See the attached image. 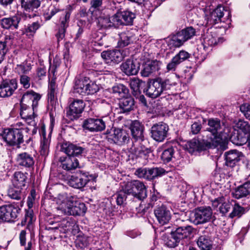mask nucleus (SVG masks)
Returning a JSON list of instances; mask_svg holds the SVG:
<instances>
[{"mask_svg":"<svg viewBox=\"0 0 250 250\" xmlns=\"http://www.w3.org/2000/svg\"><path fill=\"white\" fill-rule=\"evenodd\" d=\"M206 129L202 132L201 135L188 142L186 147L189 152L201 151L207 148L216 147L223 140L227 138L228 135L223 123L217 118H211L208 120Z\"/></svg>","mask_w":250,"mask_h":250,"instance_id":"obj_1","label":"nucleus"},{"mask_svg":"<svg viewBox=\"0 0 250 250\" xmlns=\"http://www.w3.org/2000/svg\"><path fill=\"white\" fill-rule=\"evenodd\" d=\"M43 16L45 20H50L53 16L57 15L60 17V27L56 34L58 41L62 40L65 36L66 28L69 26L70 16L71 10L69 8L62 9L59 5L51 4L43 10Z\"/></svg>","mask_w":250,"mask_h":250,"instance_id":"obj_2","label":"nucleus"},{"mask_svg":"<svg viewBox=\"0 0 250 250\" xmlns=\"http://www.w3.org/2000/svg\"><path fill=\"white\" fill-rule=\"evenodd\" d=\"M61 150L67 155V156L61 157L59 161L61 167L67 171H71L79 167V162L77 156L81 155L85 149L69 143H63L61 146Z\"/></svg>","mask_w":250,"mask_h":250,"instance_id":"obj_3","label":"nucleus"},{"mask_svg":"<svg viewBox=\"0 0 250 250\" xmlns=\"http://www.w3.org/2000/svg\"><path fill=\"white\" fill-rule=\"evenodd\" d=\"M62 201L57 207L62 214L67 215H81L86 211V208L83 203L80 202L76 196L64 194L59 196Z\"/></svg>","mask_w":250,"mask_h":250,"instance_id":"obj_4","label":"nucleus"},{"mask_svg":"<svg viewBox=\"0 0 250 250\" xmlns=\"http://www.w3.org/2000/svg\"><path fill=\"white\" fill-rule=\"evenodd\" d=\"M193 231V228L189 225L177 228L175 231H171L167 236L164 237L165 244L170 248L175 247L180 240L190 237Z\"/></svg>","mask_w":250,"mask_h":250,"instance_id":"obj_5","label":"nucleus"},{"mask_svg":"<svg viewBox=\"0 0 250 250\" xmlns=\"http://www.w3.org/2000/svg\"><path fill=\"white\" fill-rule=\"evenodd\" d=\"M23 203L17 202L5 205L0 207V219L7 222H13L20 214Z\"/></svg>","mask_w":250,"mask_h":250,"instance_id":"obj_6","label":"nucleus"},{"mask_svg":"<svg viewBox=\"0 0 250 250\" xmlns=\"http://www.w3.org/2000/svg\"><path fill=\"white\" fill-rule=\"evenodd\" d=\"M123 190L127 194H131L140 200L147 197L146 188L144 184L139 180L127 182L123 186Z\"/></svg>","mask_w":250,"mask_h":250,"instance_id":"obj_7","label":"nucleus"},{"mask_svg":"<svg viewBox=\"0 0 250 250\" xmlns=\"http://www.w3.org/2000/svg\"><path fill=\"white\" fill-rule=\"evenodd\" d=\"M168 79H151L148 83L146 94L154 99L159 97L164 90L170 88Z\"/></svg>","mask_w":250,"mask_h":250,"instance_id":"obj_8","label":"nucleus"},{"mask_svg":"<svg viewBox=\"0 0 250 250\" xmlns=\"http://www.w3.org/2000/svg\"><path fill=\"white\" fill-rule=\"evenodd\" d=\"M212 214L210 207H199L191 213L190 220L196 225L204 224L210 220Z\"/></svg>","mask_w":250,"mask_h":250,"instance_id":"obj_9","label":"nucleus"},{"mask_svg":"<svg viewBox=\"0 0 250 250\" xmlns=\"http://www.w3.org/2000/svg\"><path fill=\"white\" fill-rule=\"evenodd\" d=\"M167 171L161 167L150 168H139L136 170L135 174L139 178L148 180H152L165 175Z\"/></svg>","mask_w":250,"mask_h":250,"instance_id":"obj_10","label":"nucleus"},{"mask_svg":"<svg viewBox=\"0 0 250 250\" xmlns=\"http://www.w3.org/2000/svg\"><path fill=\"white\" fill-rule=\"evenodd\" d=\"M168 130V126L165 123L155 124L151 128V137L156 142H163L167 137Z\"/></svg>","mask_w":250,"mask_h":250,"instance_id":"obj_11","label":"nucleus"},{"mask_svg":"<svg viewBox=\"0 0 250 250\" xmlns=\"http://www.w3.org/2000/svg\"><path fill=\"white\" fill-rule=\"evenodd\" d=\"M82 126L90 131H101L105 128L106 122L103 119L89 118L84 120Z\"/></svg>","mask_w":250,"mask_h":250,"instance_id":"obj_12","label":"nucleus"},{"mask_svg":"<svg viewBox=\"0 0 250 250\" xmlns=\"http://www.w3.org/2000/svg\"><path fill=\"white\" fill-rule=\"evenodd\" d=\"M85 107V104L82 100H74L69 105V109L67 112L68 118L74 120L77 119L81 116Z\"/></svg>","mask_w":250,"mask_h":250,"instance_id":"obj_13","label":"nucleus"},{"mask_svg":"<svg viewBox=\"0 0 250 250\" xmlns=\"http://www.w3.org/2000/svg\"><path fill=\"white\" fill-rule=\"evenodd\" d=\"M115 16L118 27L121 25H132L136 17L135 13L129 10L118 11Z\"/></svg>","mask_w":250,"mask_h":250,"instance_id":"obj_14","label":"nucleus"},{"mask_svg":"<svg viewBox=\"0 0 250 250\" xmlns=\"http://www.w3.org/2000/svg\"><path fill=\"white\" fill-rule=\"evenodd\" d=\"M17 88L16 79H2L0 83V97L10 96Z\"/></svg>","mask_w":250,"mask_h":250,"instance_id":"obj_15","label":"nucleus"},{"mask_svg":"<svg viewBox=\"0 0 250 250\" xmlns=\"http://www.w3.org/2000/svg\"><path fill=\"white\" fill-rule=\"evenodd\" d=\"M89 181V179L84 172L79 171L75 175H72L68 181L69 185L74 188H82Z\"/></svg>","mask_w":250,"mask_h":250,"instance_id":"obj_16","label":"nucleus"},{"mask_svg":"<svg viewBox=\"0 0 250 250\" xmlns=\"http://www.w3.org/2000/svg\"><path fill=\"white\" fill-rule=\"evenodd\" d=\"M102 58L106 63H118L124 58L125 55L120 50H112L104 51L101 53Z\"/></svg>","mask_w":250,"mask_h":250,"instance_id":"obj_17","label":"nucleus"},{"mask_svg":"<svg viewBox=\"0 0 250 250\" xmlns=\"http://www.w3.org/2000/svg\"><path fill=\"white\" fill-rule=\"evenodd\" d=\"M22 16L21 14H17L8 18H2L0 20L1 27L4 29H17Z\"/></svg>","mask_w":250,"mask_h":250,"instance_id":"obj_18","label":"nucleus"},{"mask_svg":"<svg viewBox=\"0 0 250 250\" xmlns=\"http://www.w3.org/2000/svg\"><path fill=\"white\" fill-rule=\"evenodd\" d=\"M190 56L191 54L187 51L184 50H180L167 64V69L168 71H174L179 64L187 60Z\"/></svg>","mask_w":250,"mask_h":250,"instance_id":"obj_19","label":"nucleus"},{"mask_svg":"<svg viewBox=\"0 0 250 250\" xmlns=\"http://www.w3.org/2000/svg\"><path fill=\"white\" fill-rule=\"evenodd\" d=\"M108 139L111 140L114 143L118 145H123L129 140V134L124 129L115 128L113 133L108 136Z\"/></svg>","mask_w":250,"mask_h":250,"instance_id":"obj_20","label":"nucleus"},{"mask_svg":"<svg viewBox=\"0 0 250 250\" xmlns=\"http://www.w3.org/2000/svg\"><path fill=\"white\" fill-rule=\"evenodd\" d=\"M139 68L140 63L131 59H127L121 65L122 71L128 76L137 74Z\"/></svg>","mask_w":250,"mask_h":250,"instance_id":"obj_21","label":"nucleus"},{"mask_svg":"<svg viewBox=\"0 0 250 250\" xmlns=\"http://www.w3.org/2000/svg\"><path fill=\"white\" fill-rule=\"evenodd\" d=\"M154 214L158 221L161 225L167 223L171 219L170 211L164 205L156 208Z\"/></svg>","mask_w":250,"mask_h":250,"instance_id":"obj_22","label":"nucleus"},{"mask_svg":"<svg viewBox=\"0 0 250 250\" xmlns=\"http://www.w3.org/2000/svg\"><path fill=\"white\" fill-rule=\"evenodd\" d=\"M22 102H26L29 106H32L31 108L33 110L32 114H34L38 105V102L41 99V96L34 92H27L22 96Z\"/></svg>","mask_w":250,"mask_h":250,"instance_id":"obj_23","label":"nucleus"},{"mask_svg":"<svg viewBox=\"0 0 250 250\" xmlns=\"http://www.w3.org/2000/svg\"><path fill=\"white\" fill-rule=\"evenodd\" d=\"M130 130L133 139L136 141L144 140V126L138 121H134L131 125Z\"/></svg>","mask_w":250,"mask_h":250,"instance_id":"obj_24","label":"nucleus"},{"mask_svg":"<svg viewBox=\"0 0 250 250\" xmlns=\"http://www.w3.org/2000/svg\"><path fill=\"white\" fill-rule=\"evenodd\" d=\"M226 164L228 166L233 167L240 160L242 153L236 150H231L225 153Z\"/></svg>","mask_w":250,"mask_h":250,"instance_id":"obj_25","label":"nucleus"},{"mask_svg":"<svg viewBox=\"0 0 250 250\" xmlns=\"http://www.w3.org/2000/svg\"><path fill=\"white\" fill-rule=\"evenodd\" d=\"M27 173L21 171L15 172L12 179V186L19 188H23L26 186Z\"/></svg>","mask_w":250,"mask_h":250,"instance_id":"obj_26","label":"nucleus"},{"mask_svg":"<svg viewBox=\"0 0 250 250\" xmlns=\"http://www.w3.org/2000/svg\"><path fill=\"white\" fill-rule=\"evenodd\" d=\"M131 149L132 152L137 157L143 158L145 160L148 159L149 155L151 153L150 149L140 143L138 145L134 144Z\"/></svg>","mask_w":250,"mask_h":250,"instance_id":"obj_27","label":"nucleus"},{"mask_svg":"<svg viewBox=\"0 0 250 250\" xmlns=\"http://www.w3.org/2000/svg\"><path fill=\"white\" fill-rule=\"evenodd\" d=\"M40 134L42 138L41 142V154L42 156H45L48 154L49 152V147L50 142V139L49 138L50 136V133L48 135V137H46L45 127L42 126L40 131Z\"/></svg>","mask_w":250,"mask_h":250,"instance_id":"obj_28","label":"nucleus"},{"mask_svg":"<svg viewBox=\"0 0 250 250\" xmlns=\"http://www.w3.org/2000/svg\"><path fill=\"white\" fill-rule=\"evenodd\" d=\"M119 39L118 42V46L123 48L133 43L134 36L129 31H125L119 34Z\"/></svg>","mask_w":250,"mask_h":250,"instance_id":"obj_29","label":"nucleus"},{"mask_svg":"<svg viewBox=\"0 0 250 250\" xmlns=\"http://www.w3.org/2000/svg\"><path fill=\"white\" fill-rule=\"evenodd\" d=\"M115 14L110 17H100L98 19V24L101 28H118Z\"/></svg>","mask_w":250,"mask_h":250,"instance_id":"obj_30","label":"nucleus"},{"mask_svg":"<svg viewBox=\"0 0 250 250\" xmlns=\"http://www.w3.org/2000/svg\"><path fill=\"white\" fill-rule=\"evenodd\" d=\"M17 160L19 165L26 167H32L35 163L33 157L26 152L19 154Z\"/></svg>","mask_w":250,"mask_h":250,"instance_id":"obj_31","label":"nucleus"},{"mask_svg":"<svg viewBox=\"0 0 250 250\" xmlns=\"http://www.w3.org/2000/svg\"><path fill=\"white\" fill-rule=\"evenodd\" d=\"M250 194V175L248 180L242 185L240 186L235 189L233 193V196L237 198L246 197Z\"/></svg>","mask_w":250,"mask_h":250,"instance_id":"obj_32","label":"nucleus"},{"mask_svg":"<svg viewBox=\"0 0 250 250\" xmlns=\"http://www.w3.org/2000/svg\"><path fill=\"white\" fill-rule=\"evenodd\" d=\"M223 16L224 8L222 6H218L210 13L208 18V22L211 25L215 24L221 21Z\"/></svg>","mask_w":250,"mask_h":250,"instance_id":"obj_33","label":"nucleus"},{"mask_svg":"<svg viewBox=\"0 0 250 250\" xmlns=\"http://www.w3.org/2000/svg\"><path fill=\"white\" fill-rule=\"evenodd\" d=\"M47 1L48 0H21V4L26 10L33 11Z\"/></svg>","mask_w":250,"mask_h":250,"instance_id":"obj_34","label":"nucleus"},{"mask_svg":"<svg viewBox=\"0 0 250 250\" xmlns=\"http://www.w3.org/2000/svg\"><path fill=\"white\" fill-rule=\"evenodd\" d=\"M129 85L132 94L134 96H138L141 94V90H144L146 83L141 79H130Z\"/></svg>","mask_w":250,"mask_h":250,"instance_id":"obj_35","label":"nucleus"},{"mask_svg":"<svg viewBox=\"0 0 250 250\" xmlns=\"http://www.w3.org/2000/svg\"><path fill=\"white\" fill-rule=\"evenodd\" d=\"M158 69V62L157 61H151L146 63L143 65V69L140 72L142 77H147L153 72Z\"/></svg>","mask_w":250,"mask_h":250,"instance_id":"obj_36","label":"nucleus"},{"mask_svg":"<svg viewBox=\"0 0 250 250\" xmlns=\"http://www.w3.org/2000/svg\"><path fill=\"white\" fill-rule=\"evenodd\" d=\"M23 189V188H19L12 186L8 189V196L12 199L16 200L18 201V202H21L23 203V200L24 194Z\"/></svg>","mask_w":250,"mask_h":250,"instance_id":"obj_37","label":"nucleus"},{"mask_svg":"<svg viewBox=\"0 0 250 250\" xmlns=\"http://www.w3.org/2000/svg\"><path fill=\"white\" fill-rule=\"evenodd\" d=\"M134 105V99L131 97H123L119 105L123 112H128L133 109Z\"/></svg>","mask_w":250,"mask_h":250,"instance_id":"obj_38","label":"nucleus"},{"mask_svg":"<svg viewBox=\"0 0 250 250\" xmlns=\"http://www.w3.org/2000/svg\"><path fill=\"white\" fill-rule=\"evenodd\" d=\"M86 79H76L74 86V93L85 96Z\"/></svg>","mask_w":250,"mask_h":250,"instance_id":"obj_39","label":"nucleus"},{"mask_svg":"<svg viewBox=\"0 0 250 250\" xmlns=\"http://www.w3.org/2000/svg\"><path fill=\"white\" fill-rule=\"evenodd\" d=\"M70 220V218H67L63 219L59 223H57L58 229L61 233H65L67 231L70 230L72 227H75L73 222L71 221ZM76 227L77 228L78 226H76Z\"/></svg>","mask_w":250,"mask_h":250,"instance_id":"obj_40","label":"nucleus"},{"mask_svg":"<svg viewBox=\"0 0 250 250\" xmlns=\"http://www.w3.org/2000/svg\"><path fill=\"white\" fill-rule=\"evenodd\" d=\"M24 130L27 132L30 129L28 127H26ZM23 130H24V129L22 128H14V132H16L17 135L14 136L12 146H16L18 147H20V145L23 142Z\"/></svg>","mask_w":250,"mask_h":250,"instance_id":"obj_41","label":"nucleus"},{"mask_svg":"<svg viewBox=\"0 0 250 250\" xmlns=\"http://www.w3.org/2000/svg\"><path fill=\"white\" fill-rule=\"evenodd\" d=\"M197 244L202 250H210L212 247L211 240L206 235L200 236L197 241Z\"/></svg>","mask_w":250,"mask_h":250,"instance_id":"obj_42","label":"nucleus"},{"mask_svg":"<svg viewBox=\"0 0 250 250\" xmlns=\"http://www.w3.org/2000/svg\"><path fill=\"white\" fill-rule=\"evenodd\" d=\"M1 135L3 140L9 146H12L14 136L17 135L16 132H14V128L4 129Z\"/></svg>","mask_w":250,"mask_h":250,"instance_id":"obj_43","label":"nucleus"},{"mask_svg":"<svg viewBox=\"0 0 250 250\" xmlns=\"http://www.w3.org/2000/svg\"><path fill=\"white\" fill-rule=\"evenodd\" d=\"M186 42L179 32L170 36L168 43L169 45L179 47Z\"/></svg>","mask_w":250,"mask_h":250,"instance_id":"obj_44","label":"nucleus"},{"mask_svg":"<svg viewBox=\"0 0 250 250\" xmlns=\"http://www.w3.org/2000/svg\"><path fill=\"white\" fill-rule=\"evenodd\" d=\"M57 89L56 79H49L48 98L51 103L54 102Z\"/></svg>","mask_w":250,"mask_h":250,"instance_id":"obj_45","label":"nucleus"},{"mask_svg":"<svg viewBox=\"0 0 250 250\" xmlns=\"http://www.w3.org/2000/svg\"><path fill=\"white\" fill-rule=\"evenodd\" d=\"M223 42V38H218L216 39L213 37L212 35L208 34L207 36L204 39V47H206L208 46H213L218 44L219 43H222Z\"/></svg>","mask_w":250,"mask_h":250,"instance_id":"obj_46","label":"nucleus"},{"mask_svg":"<svg viewBox=\"0 0 250 250\" xmlns=\"http://www.w3.org/2000/svg\"><path fill=\"white\" fill-rule=\"evenodd\" d=\"M33 112V109L31 107L28 105L26 102H22V99L21 101V111L20 115L21 118L23 119L26 118L27 117H29L30 115H32Z\"/></svg>","mask_w":250,"mask_h":250,"instance_id":"obj_47","label":"nucleus"},{"mask_svg":"<svg viewBox=\"0 0 250 250\" xmlns=\"http://www.w3.org/2000/svg\"><path fill=\"white\" fill-rule=\"evenodd\" d=\"M41 25L39 21L33 22L31 24H28L25 29V33L29 37H33L37 30L39 29Z\"/></svg>","mask_w":250,"mask_h":250,"instance_id":"obj_48","label":"nucleus"},{"mask_svg":"<svg viewBox=\"0 0 250 250\" xmlns=\"http://www.w3.org/2000/svg\"><path fill=\"white\" fill-rule=\"evenodd\" d=\"M231 209L232 211L229 215V216L231 218H233L234 217H240L244 213L245 210L243 207L237 203L232 205Z\"/></svg>","mask_w":250,"mask_h":250,"instance_id":"obj_49","label":"nucleus"},{"mask_svg":"<svg viewBox=\"0 0 250 250\" xmlns=\"http://www.w3.org/2000/svg\"><path fill=\"white\" fill-rule=\"evenodd\" d=\"M182 37L186 42L195 35L196 30L191 26L188 27L179 31Z\"/></svg>","mask_w":250,"mask_h":250,"instance_id":"obj_50","label":"nucleus"},{"mask_svg":"<svg viewBox=\"0 0 250 250\" xmlns=\"http://www.w3.org/2000/svg\"><path fill=\"white\" fill-rule=\"evenodd\" d=\"M174 152V148L173 147H170L166 149L161 155V159L164 163L170 162L173 157Z\"/></svg>","mask_w":250,"mask_h":250,"instance_id":"obj_51","label":"nucleus"},{"mask_svg":"<svg viewBox=\"0 0 250 250\" xmlns=\"http://www.w3.org/2000/svg\"><path fill=\"white\" fill-rule=\"evenodd\" d=\"M235 125L245 134H250V124L247 121L240 119L237 122Z\"/></svg>","mask_w":250,"mask_h":250,"instance_id":"obj_52","label":"nucleus"},{"mask_svg":"<svg viewBox=\"0 0 250 250\" xmlns=\"http://www.w3.org/2000/svg\"><path fill=\"white\" fill-rule=\"evenodd\" d=\"M113 92L114 93H117L121 97H124L128 92V89L122 84H117L112 87Z\"/></svg>","mask_w":250,"mask_h":250,"instance_id":"obj_53","label":"nucleus"},{"mask_svg":"<svg viewBox=\"0 0 250 250\" xmlns=\"http://www.w3.org/2000/svg\"><path fill=\"white\" fill-rule=\"evenodd\" d=\"M85 89H86V93H85V95L93 94L99 91V86L94 82L91 81L89 83H88V80H86Z\"/></svg>","mask_w":250,"mask_h":250,"instance_id":"obj_54","label":"nucleus"},{"mask_svg":"<svg viewBox=\"0 0 250 250\" xmlns=\"http://www.w3.org/2000/svg\"><path fill=\"white\" fill-rule=\"evenodd\" d=\"M75 242L76 246L82 249L86 247L89 244L87 237L80 235L77 236Z\"/></svg>","mask_w":250,"mask_h":250,"instance_id":"obj_55","label":"nucleus"},{"mask_svg":"<svg viewBox=\"0 0 250 250\" xmlns=\"http://www.w3.org/2000/svg\"><path fill=\"white\" fill-rule=\"evenodd\" d=\"M89 72H90L91 74H92L91 76L99 77V78L104 79V78H110V77L113 78V77L115 76L114 73H110L108 71H106V72H104L103 73H98L97 72L94 71L93 70H90V71H88V74H89Z\"/></svg>","mask_w":250,"mask_h":250,"instance_id":"obj_56","label":"nucleus"},{"mask_svg":"<svg viewBox=\"0 0 250 250\" xmlns=\"http://www.w3.org/2000/svg\"><path fill=\"white\" fill-rule=\"evenodd\" d=\"M232 204L229 201L224 202V200L221 203V205L219 207V210L220 213L223 215H225L231 209Z\"/></svg>","mask_w":250,"mask_h":250,"instance_id":"obj_57","label":"nucleus"},{"mask_svg":"<svg viewBox=\"0 0 250 250\" xmlns=\"http://www.w3.org/2000/svg\"><path fill=\"white\" fill-rule=\"evenodd\" d=\"M127 192L123 190V186L122 189L117 193L116 197V202L118 205H122L126 200Z\"/></svg>","mask_w":250,"mask_h":250,"instance_id":"obj_58","label":"nucleus"},{"mask_svg":"<svg viewBox=\"0 0 250 250\" xmlns=\"http://www.w3.org/2000/svg\"><path fill=\"white\" fill-rule=\"evenodd\" d=\"M240 110L245 118L250 121V104H242L240 106Z\"/></svg>","mask_w":250,"mask_h":250,"instance_id":"obj_59","label":"nucleus"},{"mask_svg":"<svg viewBox=\"0 0 250 250\" xmlns=\"http://www.w3.org/2000/svg\"><path fill=\"white\" fill-rule=\"evenodd\" d=\"M29 69L28 66L25 67L22 65H18L17 68V71L20 74V78H29L26 75Z\"/></svg>","mask_w":250,"mask_h":250,"instance_id":"obj_60","label":"nucleus"},{"mask_svg":"<svg viewBox=\"0 0 250 250\" xmlns=\"http://www.w3.org/2000/svg\"><path fill=\"white\" fill-rule=\"evenodd\" d=\"M36 191L34 189H32L30 191V193L27 199V206L29 208H32L33 203L34 202L35 198H36Z\"/></svg>","mask_w":250,"mask_h":250,"instance_id":"obj_61","label":"nucleus"},{"mask_svg":"<svg viewBox=\"0 0 250 250\" xmlns=\"http://www.w3.org/2000/svg\"><path fill=\"white\" fill-rule=\"evenodd\" d=\"M37 117V115L34 112V114L32 115H30L29 117H27L26 118L23 119L26 123L31 126H35L37 125V122H36V118Z\"/></svg>","mask_w":250,"mask_h":250,"instance_id":"obj_62","label":"nucleus"},{"mask_svg":"<svg viewBox=\"0 0 250 250\" xmlns=\"http://www.w3.org/2000/svg\"><path fill=\"white\" fill-rule=\"evenodd\" d=\"M202 128V125L199 122H194L191 125V132L193 134H198Z\"/></svg>","mask_w":250,"mask_h":250,"instance_id":"obj_63","label":"nucleus"},{"mask_svg":"<svg viewBox=\"0 0 250 250\" xmlns=\"http://www.w3.org/2000/svg\"><path fill=\"white\" fill-rule=\"evenodd\" d=\"M103 0H91L90 2V8L99 10L103 4Z\"/></svg>","mask_w":250,"mask_h":250,"instance_id":"obj_64","label":"nucleus"}]
</instances>
